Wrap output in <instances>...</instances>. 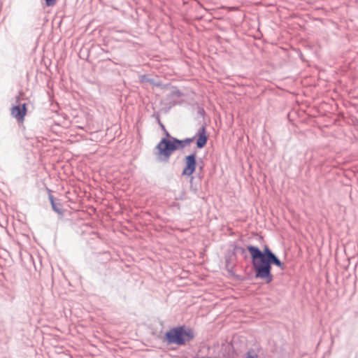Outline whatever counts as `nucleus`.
Returning a JSON list of instances; mask_svg holds the SVG:
<instances>
[{
    "instance_id": "obj_22",
    "label": "nucleus",
    "mask_w": 358,
    "mask_h": 358,
    "mask_svg": "<svg viewBox=\"0 0 358 358\" xmlns=\"http://www.w3.org/2000/svg\"><path fill=\"white\" fill-rule=\"evenodd\" d=\"M158 124L162 131H164L165 129H166L165 127V125L162 122H159V123H158Z\"/></svg>"
},
{
    "instance_id": "obj_20",
    "label": "nucleus",
    "mask_w": 358,
    "mask_h": 358,
    "mask_svg": "<svg viewBox=\"0 0 358 358\" xmlns=\"http://www.w3.org/2000/svg\"><path fill=\"white\" fill-rule=\"evenodd\" d=\"M45 4L48 7L53 6L57 3V0H44Z\"/></svg>"
},
{
    "instance_id": "obj_16",
    "label": "nucleus",
    "mask_w": 358,
    "mask_h": 358,
    "mask_svg": "<svg viewBox=\"0 0 358 358\" xmlns=\"http://www.w3.org/2000/svg\"><path fill=\"white\" fill-rule=\"evenodd\" d=\"M245 358H258V355L255 349L250 348L245 353Z\"/></svg>"
},
{
    "instance_id": "obj_23",
    "label": "nucleus",
    "mask_w": 358,
    "mask_h": 358,
    "mask_svg": "<svg viewBox=\"0 0 358 358\" xmlns=\"http://www.w3.org/2000/svg\"><path fill=\"white\" fill-rule=\"evenodd\" d=\"M299 57L301 60L304 61L303 55L301 51H299Z\"/></svg>"
},
{
    "instance_id": "obj_1",
    "label": "nucleus",
    "mask_w": 358,
    "mask_h": 358,
    "mask_svg": "<svg viewBox=\"0 0 358 358\" xmlns=\"http://www.w3.org/2000/svg\"><path fill=\"white\" fill-rule=\"evenodd\" d=\"M247 250L250 254L253 272H245L243 280L253 279L261 280L265 284L269 285L274 280L272 267L275 266L283 271L286 266L277 255L272 251L268 245H264L262 249L254 245H248Z\"/></svg>"
},
{
    "instance_id": "obj_5",
    "label": "nucleus",
    "mask_w": 358,
    "mask_h": 358,
    "mask_svg": "<svg viewBox=\"0 0 358 358\" xmlns=\"http://www.w3.org/2000/svg\"><path fill=\"white\" fill-rule=\"evenodd\" d=\"M16 104L10 108V115L15 118L18 124H22L27 113V104L20 103V95L15 96Z\"/></svg>"
},
{
    "instance_id": "obj_3",
    "label": "nucleus",
    "mask_w": 358,
    "mask_h": 358,
    "mask_svg": "<svg viewBox=\"0 0 358 358\" xmlns=\"http://www.w3.org/2000/svg\"><path fill=\"white\" fill-rule=\"evenodd\" d=\"M163 131L164 136L161 138L159 142L155 147L153 154L158 162L168 164L170 150V148H169V144L173 143L172 141L175 139L176 137L172 136L167 129H165Z\"/></svg>"
},
{
    "instance_id": "obj_13",
    "label": "nucleus",
    "mask_w": 358,
    "mask_h": 358,
    "mask_svg": "<svg viewBox=\"0 0 358 358\" xmlns=\"http://www.w3.org/2000/svg\"><path fill=\"white\" fill-rule=\"evenodd\" d=\"M139 81L141 83H150L156 87L162 86V84L160 82H156L155 80V79L149 78V76L147 74L140 75L139 76Z\"/></svg>"
},
{
    "instance_id": "obj_14",
    "label": "nucleus",
    "mask_w": 358,
    "mask_h": 358,
    "mask_svg": "<svg viewBox=\"0 0 358 358\" xmlns=\"http://www.w3.org/2000/svg\"><path fill=\"white\" fill-rule=\"evenodd\" d=\"M235 266H225V268L227 271V272L229 273V275L234 276L236 280L243 281V276L236 274V273L234 271Z\"/></svg>"
},
{
    "instance_id": "obj_2",
    "label": "nucleus",
    "mask_w": 358,
    "mask_h": 358,
    "mask_svg": "<svg viewBox=\"0 0 358 358\" xmlns=\"http://www.w3.org/2000/svg\"><path fill=\"white\" fill-rule=\"evenodd\" d=\"M195 337L194 330L185 324L171 327L163 337V342L168 345L185 346Z\"/></svg>"
},
{
    "instance_id": "obj_6",
    "label": "nucleus",
    "mask_w": 358,
    "mask_h": 358,
    "mask_svg": "<svg viewBox=\"0 0 358 358\" xmlns=\"http://www.w3.org/2000/svg\"><path fill=\"white\" fill-rule=\"evenodd\" d=\"M207 124L203 122L194 136L192 137V142H195L197 149H202L207 145L208 134L206 129Z\"/></svg>"
},
{
    "instance_id": "obj_17",
    "label": "nucleus",
    "mask_w": 358,
    "mask_h": 358,
    "mask_svg": "<svg viewBox=\"0 0 358 358\" xmlns=\"http://www.w3.org/2000/svg\"><path fill=\"white\" fill-rule=\"evenodd\" d=\"M197 115L201 117H204L206 115V111L201 106H197Z\"/></svg>"
},
{
    "instance_id": "obj_12",
    "label": "nucleus",
    "mask_w": 358,
    "mask_h": 358,
    "mask_svg": "<svg viewBox=\"0 0 358 358\" xmlns=\"http://www.w3.org/2000/svg\"><path fill=\"white\" fill-rule=\"evenodd\" d=\"M230 245L231 247H233V250H230V251L231 252H234V254L236 255H237V254H240L242 256H243V258L245 259H247L248 258V254L246 252V250H247V247L244 248V247L240 246V245H238L236 243H231L230 244Z\"/></svg>"
},
{
    "instance_id": "obj_4",
    "label": "nucleus",
    "mask_w": 358,
    "mask_h": 358,
    "mask_svg": "<svg viewBox=\"0 0 358 358\" xmlns=\"http://www.w3.org/2000/svg\"><path fill=\"white\" fill-rule=\"evenodd\" d=\"M183 169L181 173L182 176H190L193 175L199 164L197 158V151L194 150L189 155H185L183 158Z\"/></svg>"
},
{
    "instance_id": "obj_18",
    "label": "nucleus",
    "mask_w": 358,
    "mask_h": 358,
    "mask_svg": "<svg viewBox=\"0 0 358 358\" xmlns=\"http://www.w3.org/2000/svg\"><path fill=\"white\" fill-rule=\"evenodd\" d=\"M198 161H199V164L197 166L198 171L204 172V164H203V159L201 158H199L198 159Z\"/></svg>"
},
{
    "instance_id": "obj_21",
    "label": "nucleus",
    "mask_w": 358,
    "mask_h": 358,
    "mask_svg": "<svg viewBox=\"0 0 358 358\" xmlns=\"http://www.w3.org/2000/svg\"><path fill=\"white\" fill-rule=\"evenodd\" d=\"M152 117H154L157 124L159 123V122H162L161 120H160V114L159 112H157V113H154L152 115Z\"/></svg>"
},
{
    "instance_id": "obj_24",
    "label": "nucleus",
    "mask_w": 358,
    "mask_h": 358,
    "mask_svg": "<svg viewBox=\"0 0 358 358\" xmlns=\"http://www.w3.org/2000/svg\"><path fill=\"white\" fill-rule=\"evenodd\" d=\"M193 358H195V357H193Z\"/></svg>"
},
{
    "instance_id": "obj_19",
    "label": "nucleus",
    "mask_w": 358,
    "mask_h": 358,
    "mask_svg": "<svg viewBox=\"0 0 358 358\" xmlns=\"http://www.w3.org/2000/svg\"><path fill=\"white\" fill-rule=\"evenodd\" d=\"M204 173L198 171L194 177H196V180H198V182H201V180L203 178Z\"/></svg>"
},
{
    "instance_id": "obj_10",
    "label": "nucleus",
    "mask_w": 358,
    "mask_h": 358,
    "mask_svg": "<svg viewBox=\"0 0 358 358\" xmlns=\"http://www.w3.org/2000/svg\"><path fill=\"white\" fill-rule=\"evenodd\" d=\"M237 261V255L234 254V252H231L228 250L224 255L225 266H236Z\"/></svg>"
},
{
    "instance_id": "obj_9",
    "label": "nucleus",
    "mask_w": 358,
    "mask_h": 358,
    "mask_svg": "<svg viewBox=\"0 0 358 358\" xmlns=\"http://www.w3.org/2000/svg\"><path fill=\"white\" fill-rule=\"evenodd\" d=\"M238 356L232 343H229L222 348V358H237Z\"/></svg>"
},
{
    "instance_id": "obj_7",
    "label": "nucleus",
    "mask_w": 358,
    "mask_h": 358,
    "mask_svg": "<svg viewBox=\"0 0 358 358\" xmlns=\"http://www.w3.org/2000/svg\"><path fill=\"white\" fill-rule=\"evenodd\" d=\"M173 143L169 144V148H170L169 154V162H170V158L173 153L177 150H183L185 147L189 146L191 143H192V137L185 138L184 139H179L178 138H175L172 141Z\"/></svg>"
},
{
    "instance_id": "obj_15",
    "label": "nucleus",
    "mask_w": 358,
    "mask_h": 358,
    "mask_svg": "<svg viewBox=\"0 0 358 358\" xmlns=\"http://www.w3.org/2000/svg\"><path fill=\"white\" fill-rule=\"evenodd\" d=\"M184 96L185 94L182 91H180L176 86H171L170 96L181 97Z\"/></svg>"
},
{
    "instance_id": "obj_11",
    "label": "nucleus",
    "mask_w": 358,
    "mask_h": 358,
    "mask_svg": "<svg viewBox=\"0 0 358 358\" xmlns=\"http://www.w3.org/2000/svg\"><path fill=\"white\" fill-rule=\"evenodd\" d=\"M187 177L189 178L190 191L194 194H198L201 186V182H198V180H196V177H194L193 175Z\"/></svg>"
},
{
    "instance_id": "obj_8",
    "label": "nucleus",
    "mask_w": 358,
    "mask_h": 358,
    "mask_svg": "<svg viewBox=\"0 0 358 358\" xmlns=\"http://www.w3.org/2000/svg\"><path fill=\"white\" fill-rule=\"evenodd\" d=\"M48 192V199L51 204L52 209L54 212L57 213L59 215L63 216L64 214V210L63 206L60 202V199L55 198L52 194V190L47 188Z\"/></svg>"
}]
</instances>
